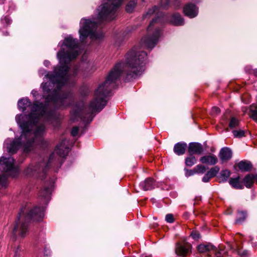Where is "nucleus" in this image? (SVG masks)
<instances>
[{"instance_id": "f257e3e1", "label": "nucleus", "mask_w": 257, "mask_h": 257, "mask_svg": "<svg viewBox=\"0 0 257 257\" xmlns=\"http://www.w3.org/2000/svg\"><path fill=\"white\" fill-rule=\"evenodd\" d=\"M20 110L24 111L30 107L31 112L28 115H17L16 120L23 130L20 138L12 141L8 139L5 145L8 152L13 154L21 146L24 151L29 153L34 149L36 144L42 141V137L45 132V127L41 121L43 120L50 121L51 123L57 121L58 116L54 109L49 107V104L36 101L32 104L28 98H23L18 101Z\"/></svg>"}, {"instance_id": "f03ea898", "label": "nucleus", "mask_w": 257, "mask_h": 257, "mask_svg": "<svg viewBox=\"0 0 257 257\" xmlns=\"http://www.w3.org/2000/svg\"><path fill=\"white\" fill-rule=\"evenodd\" d=\"M78 40L71 36L66 37L61 45L60 50L57 54L60 65L54 69L53 74H47L45 78L48 81L42 84L43 90L46 92L55 87L53 95H48L47 100H50L51 104L56 108L65 107L73 100L71 92H64L59 89L69 81L70 76L68 74V64L78 55Z\"/></svg>"}, {"instance_id": "7ed1b4c3", "label": "nucleus", "mask_w": 257, "mask_h": 257, "mask_svg": "<svg viewBox=\"0 0 257 257\" xmlns=\"http://www.w3.org/2000/svg\"><path fill=\"white\" fill-rule=\"evenodd\" d=\"M147 54L143 51L133 48L125 56V63L117 64L110 72L106 80L100 84L95 93V98L90 103V112H99L106 104L104 98L113 87L115 81L125 72L128 80L135 79L144 72V60Z\"/></svg>"}, {"instance_id": "20e7f679", "label": "nucleus", "mask_w": 257, "mask_h": 257, "mask_svg": "<svg viewBox=\"0 0 257 257\" xmlns=\"http://www.w3.org/2000/svg\"><path fill=\"white\" fill-rule=\"evenodd\" d=\"M123 1L103 0L101 5L96 9V20L81 19L78 31L80 40L83 42L88 37L92 40L102 38L103 34L96 31L97 24L104 20L113 19L117 9Z\"/></svg>"}, {"instance_id": "39448f33", "label": "nucleus", "mask_w": 257, "mask_h": 257, "mask_svg": "<svg viewBox=\"0 0 257 257\" xmlns=\"http://www.w3.org/2000/svg\"><path fill=\"white\" fill-rule=\"evenodd\" d=\"M68 141L66 139L63 140L62 142L57 147L54 152L50 156L49 161L40 162L36 165H31L26 170V173L27 175H36V176L43 178V175L46 173V170L49 167V163L54 159L55 155L60 157L64 158L68 153L69 147L68 146Z\"/></svg>"}, {"instance_id": "423d86ee", "label": "nucleus", "mask_w": 257, "mask_h": 257, "mask_svg": "<svg viewBox=\"0 0 257 257\" xmlns=\"http://www.w3.org/2000/svg\"><path fill=\"white\" fill-rule=\"evenodd\" d=\"M160 22V20L158 18V16L157 18L153 19L147 28V36L142 39V43L145 47L149 49H152L158 42L160 36V30L158 28H156L154 31L153 30L154 24Z\"/></svg>"}, {"instance_id": "0eeeda50", "label": "nucleus", "mask_w": 257, "mask_h": 257, "mask_svg": "<svg viewBox=\"0 0 257 257\" xmlns=\"http://www.w3.org/2000/svg\"><path fill=\"white\" fill-rule=\"evenodd\" d=\"M14 170V160L12 157L6 158L2 156L0 158V171L6 173L7 175H11Z\"/></svg>"}, {"instance_id": "6e6552de", "label": "nucleus", "mask_w": 257, "mask_h": 257, "mask_svg": "<svg viewBox=\"0 0 257 257\" xmlns=\"http://www.w3.org/2000/svg\"><path fill=\"white\" fill-rule=\"evenodd\" d=\"M84 103L83 102H80L76 103L73 107V110L71 112L70 119L72 122L78 120L79 118L83 121H85L84 117L82 115L83 113Z\"/></svg>"}, {"instance_id": "1a4fd4ad", "label": "nucleus", "mask_w": 257, "mask_h": 257, "mask_svg": "<svg viewBox=\"0 0 257 257\" xmlns=\"http://www.w3.org/2000/svg\"><path fill=\"white\" fill-rule=\"evenodd\" d=\"M45 207L44 206L36 207L31 210L26 217V219H33L36 221H40L44 216Z\"/></svg>"}, {"instance_id": "9d476101", "label": "nucleus", "mask_w": 257, "mask_h": 257, "mask_svg": "<svg viewBox=\"0 0 257 257\" xmlns=\"http://www.w3.org/2000/svg\"><path fill=\"white\" fill-rule=\"evenodd\" d=\"M24 212L23 209H21L20 213L19 214V216L17 220L16 221V225L13 229V234L16 235L17 232L19 231V235L23 237L25 236L28 229V224L26 222L23 223L21 225L20 228L19 226V220L20 219L21 214Z\"/></svg>"}, {"instance_id": "9b49d317", "label": "nucleus", "mask_w": 257, "mask_h": 257, "mask_svg": "<svg viewBox=\"0 0 257 257\" xmlns=\"http://www.w3.org/2000/svg\"><path fill=\"white\" fill-rule=\"evenodd\" d=\"M191 247V245L188 243L182 245L180 242H177L175 245V252L178 255L185 256L190 251Z\"/></svg>"}, {"instance_id": "f8f14e48", "label": "nucleus", "mask_w": 257, "mask_h": 257, "mask_svg": "<svg viewBox=\"0 0 257 257\" xmlns=\"http://www.w3.org/2000/svg\"><path fill=\"white\" fill-rule=\"evenodd\" d=\"M202 145L198 143H191L189 144L188 152L190 155H201L203 152Z\"/></svg>"}, {"instance_id": "ddd939ff", "label": "nucleus", "mask_w": 257, "mask_h": 257, "mask_svg": "<svg viewBox=\"0 0 257 257\" xmlns=\"http://www.w3.org/2000/svg\"><path fill=\"white\" fill-rule=\"evenodd\" d=\"M232 156V153L229 148H222L219 154V157L221 162V163H223L229 160Z\"/></svg>"}, {"instance_id": "4468645a", "label": "nucleus", "mask_w": 257, "mask_h": 257, "mask_svg": "<svg viewBox=\"0 0 257 257\" xmlns=\"http://www.w3.org/2000/svg\"><path fill=\"white\" fill-rule=\"evenodd\" d=\"M184 13L185 15L190 18L195 17L198 14V9L193 4H189L184 8Z\"/></svg>"}, {"instance_id": "2eb2a0df", "label": "nucleus", "mask_w": 257, "mask_h": 257, "mask_svg": "<svg viewBox=\"0 0 257 257\" xmlns=\"http://www.w3.org/2000/svg\"><path fill=\"white\" fill-rule=\"evenodd\" d=\"M200 161L203 164H206L210 165H213L217 163L218 160L217 157L214 155H206L200 158Z\"/></svg>"}, {"instance_id": "dca6fc26", "label": "nucleus", "mask_w": 257, "mask_h": 257, "mask_svg": "<svg viewBox=\"0 0 257 257\" xmlns=\"http://www.w3.org/2000/svg\"><path fill=\"white\" fill-rule=\"evenodd\" d=\"M197 249L200 253H204L215 250V246L210 243H202L197 246Z\"/></svg>"}, {"instance_id": "f3484780", "label": "nucleus", "mask_w": 257, "mask_h": 257, "mask_svg": "<svg viewBox=\"0 0 257 257\" xmlns=\"http://www.w3.org/2000/svg\"><path fill=\"white\" fill-rule=\"evenodd\" d=\"M187 147V145L186 143H178L174 146V152L179 156L185 154Z\"/></svg>"}, {"instance_id": "a211bd4d", "label": "nucleus", "mask_w": 257, "mask_h": 257, "mask_svg": "<svg viewBox=\"0 0 257 257\" xmlns=\"http://www.w3.org/2000/svg\"><path fill=\"white\" fill-rule=\"evenodd\" d=\"M154 181L152 178H148L140 183V187L145 191L152 189L154 187Z\"/></svg>"}, {"instance_id": "6ab92c4d", "label": "nucleus", "mask_w": 257, "mask_h": 257, "mask_svg": "<svg viewBox=\"0 0 257 257\" xmlns=\"http://www.w3.org/2000/svg\"><path fill=\"white\" fill-rule=\"evenodd\" d=\"M229 183L234 188L237 189H242L243 188V185L240 181L239 176L235 178H231L229 181Z\"/></svg>"}, {"instance_id": "aec40b11", "label": "nucleus", "mask_w": 257, "mask_h": 257, "mask_svg": "<svg viewBox=\"0 0 257 257\" xmlns=\"http://www.w3.org/2000/svg\"><path fill=\"white\" fill-rule=\"evenodd\" d=\"M51 190L49 188L46 187L41 190L39 193V197L43 199V203L47 204L50 199Z\"/></svg>"}, {"instance_id": "412c9836", "label": "nucleus", "mask_w": 257, "mask_h": 257, "mask_svg": "<svg viewBox=\"0 0 257 257\" xmlns=\"http://www.w3.org/2000/svg\"><path fill=\"white\" fill-rule=\"evenodd\" d=\"M170 21L173 25L176 26H180L184 24V20L179 14H175L172 15Z\"/></svg>"}, {"instance_id": "4be33fe9", "label": "nucleus", "mask_w": 257, "mask_h": 257, "mask_svg": "<svg viewBox=\"0 0 257 257\" xmlns=\"http://www.w3.org/2000/svg\"><path fill=\"white\" fill-rule=\"evenodd\" d=\"M254 175L248 174L243 179V183L246 188H251L254 183Z\"/></svg>"}, {"instance_id": "5701e85b", "label": "nucleus", "mask_w": 257, "mask_h": 257, "mask_svg": "<svg viewBox=\"0 0 257 257\" xmlns=\"http://www.w3.org/2000/svg\"><path fill=\"white\" fill-rule=\"evenodd\" d=\"M239 169L242 171H248L252 168L251 164L247 161H241L238 164Z\"/></svg>"}, {"instance_id": "b1692460", "label": "nucleus", "mask_w": 257, "mask_h": 257, "mask_svg": "<svg viewBox=\"0 0 257 257\" xmlns=\"http://www.w3.org/2000/svg\"><path fill=\"white\" fill-rule=\"evenodd\" d=\"M231 175V172L228 170H222L220 173L219 182H225Z\"/></svg>"}, {"instance_id": "393cba45", "label": "nucleus", "mask_w": 257, "mask_h": 257, "mask_svg": "<svg viewBox=\"0 0 257 257\" xmlns=\"http://www.w3.org/2000/svg\"><path fill=\"white\" fill-rule=\"evenodd\" d=\"M249 115L251 118L257 122V104H252L250 106Z\"/></svg>"}, {"instance_id": "a878e982", "label": "nucleus", "mask_w": 257, "mask_h": 257, "mask_svg": "<svg viewBox=\"0 0 257 257\" xmlns=\"http://www.w3.org/2000/svg\"><path fill=\"white\" fill-rule=\"evenodd\" d=\"M246 217V212L244 211H238L237 213V217L235 220V223L237 224L241 223L245 220Z\"/></svg>"}, {"instance_id": "bb28decb", "label": "nucleus", "mask_w": 257, "mask_h": 257, "mask_svg": "<svg viewBox=\"0 0 257 257\" xmlns=\"http://www.w3.org/2000/svg\"><path fill=\"white\" fill-rule=\"evenodd\" d=\"M137 5L136 0H132L130 1L125 7V10L128 13H132L134 10Z\"/></svg>"}, {"instance_id": "cd10ccee", "label": "nucleus", "mask_w": 257, "mask_h": 257, "mask_svg": "<svg viewBox=\"0 0 257 257\" xmlns=\"http://www.w3.org/2000/svg\"><path fill=\"white\" fill-rule=\"evenodd\" d=\"M219 171V168L217 166H215L214 167L211 168L210 170L208 171L206 173L211 178H212L216 175V174L218 173Z\"/></svg>"}, {"instance_id": "c85d7f7f", "label": "nucleus", "mask_w": 257, "mask_h": 257, "mask_svg": "<svg viewBox=\"0 0 257 257\" xmlns=\"http://www.w3.org/2000/svg\"><path fill=\"white\" fill-rule=\"evenodd\" d=\"M239 124V120L235 117H231L230 121L229 123V127L231 129H233L236 126H238Z\"/></svg>"}, {"instance_id": "c756f323", "label": "nucleus", "mask_w": 257, "mask_h": 257, "mask_svg": "<svg viewBox=\"0 0 257 257\" xmlns=\"http://www.w3.org/2000/svg\"><path fill=\"white\" fill-rule=\"evenodd\" d=\"M196 162V159L194 156L187 157L185 160L186 165L191 167Z\"/></svg>"}, {"instance_id": "7c9ffc66", "label": "nucleus", "mask_w": 257, "mask_h": 257, "mask_svg": "<svg viewBox=\"0 0 257 257\" xmlns=\"http://www.w3.org/2000/svg\"><path fill=\"white\" fill-rule=\"evenodd\" d=\"M233 136L235 138H240L244 136L245 132L242 130H234L232 132Z\"/></svg>"}, {"instance_id": "2f4dec72", "label": "nucleus", "mask_w": 257, "mask_h": 257, "mask_svg": "<svg viewBox=\"0 0 257 257\" xmlns=\"http://www.w3.org/2000/svg\"><path fill=\"white\" fill-rule=\"evenodd\" d=\"M158 10V8L156 6L154 7L152 9H149L148 11L144 15L143 18L144 19L149 18L153 14Z\"/></svg>"}, {"instance_id": "473e14b6", "label": "nucleus", "mask_w": 257, "mask_h": 257, "mask_svg": "<svg viewBox=\"0 0 257 257\" xmlns=\"http://www.w3.org/2000/svg\"><path fill=\"white\" fill-rule=\"evenodd\" d=\"M196 173L198 174H203L206 171V168L202 165H198L195 167Z\"/></svg>"}, {"instance_id": "72a5a7b5", "label": "nucleus", "mask_w": 257, "mask_h": 257, "mask_svg": "<svg viewBox=\"0 0 257 257\" xmlns=\"http://www.w3.org/2000/svg\"><path fill=\"white\" fill-rule=\"evenodd\" d=\"M190 235L194 240H198L201 238V235L200 233L196 230L192 231Z\"/></svg>"}, {"instance_id": "f704fd0d", "label": "nucleus", "mask_w": 257, "mask_h": 257, "mask_svg": "<svg viewBox=\"0 0 257 257\" xmlns=\"http://www.w3.org/2000/svg\"><path fill=\"white\" fill-rule=\"evenodd\" d=\"M214 250L215 251V255L216 257H223L224 254L226 253V251L223 249L220 248L218 251Z\"/></svg>"}, {"instance_id": "c9c22d12", "label": "nucleus", "mask_w": 257, "mask_h": 257, "mask_svg": "<svg viewBox=\"0 0 257 257\" xmlns=\"http://www.w3.org/2000/svg\"><path fill=\"white\" fill-rule=\"evenodd\" d=\"M165 219L169 223H172L174 221V217L172 214H168L166 216Z\"/></svg>"}, {"instance_id": "e433bc0d", "label": "nucleus", "mask_w": 257, "mask_h": 257, "mask_svg": "<svg viewBox=\"0 0 257 257\" xmlns=\"http://www.w3.org/2000/svg\"><path fill=\"white\" fill-rule=\"evenodd\" d=\"M211 113L212 115L217 114L220 113V109L216 106L213 107Z\"/></svg>"}, {"instance_id": "4c0bfd02", "label": "nucleus", "mask_w": 257, "mask_h": 257, "mask_svg": "<svg viewBox=\"0 0 257 257\" xmlns=\"http://www.w3.org/2000/svg\"><path fill=\"white\" fill-rule=\"evenodd\" d=\"M195 168L193 170H188L186 173V176H191L196 174Z\"/></svg>"}, {"instance_id": "58836bf2", "label": "nucleus", "mask_w": 257, "mask_h": 257, "mask_svg": "<svg viewBox=\"0 0 257 257\" xmlns=\"http://www.w3.org/2000/svg\"><path fill=\"white\" fill-rule=\"evenodd\" d=\"M79 128L78 127H74L71 131V135L73 136H76L78 133Z\"/></svg>"}, {"instance_id": "ea45409f", "label": "nucleus", "mask_w": 257, "mask_h": 257, "mask_svg": "<svg viewBox=\"0 0 257 257\" xmlns=\"http://www.w3.org/2000/svg\"><path fill=\"white\" fill-rule=\"evenodd\" d=\"M211 178L207 173L202 178V181L205 183L208 182Z\"/></svg>"}, {"instance_id": "a19ab883", "label": "nucleus", "mask_w": 257, "mask_h": 257, "mask_svg": "<svg viewBox=\"0 0 257 257\" xmlns=\"http://www.w3.org/2000/svg\"><path fill=\"white\" fill-rule=\"evenodd\" d=\"M14 251H15V257H19L20 249V248L19 246H18L15 249Z\"/></svg>"}, {"instance_id": "79ce46f5", "label": "nucleus", "mask_w": 257, "mask_h": 257, "mask_svg": "<svg viewBox=\"0 0 257 257\" xmlns=\"http://www.w3.org/2000/svg\"><path fill=\"white\" fill-rule=\"evenodd\" d=\"M6 179V176L5 175H0V183L5 181Z\"/></svg>"}, {"instance_id": "37998d69", "label": "nucleus", "mask_w": 257, "mask_h": 257, "mask_svg": "<svg viewBox=\"0 0 257 257\" xmlns=\"http://www.w3.org/2000/svg\"><path fill=\"white\" fill-rule=\"evenodd\" d=\"M251 73H252L255 76H257V69L252 70Z\"/></svg>"}, {"instance_id": "c03bdc74", "label": "nucleus", "mask_w": 257, "mask_h": 257, "mask_svg": "<svg viewBox=\"0 0 257 257\" xmlns=\"http://www.w3.org/2000/svg\"><path fill=\"white\" fill-rule=\"evenodd\" d=\"M247 252L246 251H244L242 253H241L240 251L238 252V253L242 256L246 255L247 254Z\"/></svg>"}, {"instance_id": "a18cd8bd", "label": "nucleus", "mask_w": 257, "mask_h": 257, "mask_svg": "<svg viewBox=\"0 0 257 257\" xmlns=\"http://www.w3.org/2000/svg\"><path fill=\"white\" fill-rule=\"evenodd\" d=\"M31 93L34 96H36L37 95V91L36 90H32Z\"/></svg>"}, {"instance_id": "49530a36", "label": "nucleus", "mask_w": 257, "mask_h": 257, "mask_svg": "<svg viewBox=\"0 0 257 257\" xmlns=\"http://www.w3.org/2000/svg\"><path fill=\"white\" fill-rule=\"evenodd\" d=\"M44 63H45V65L47 66V64H49V62H48V61H45Z\"/></svg>"}, {"instance_id": "de8ad7c7", "label": "nucleus", "mask_w": 257, "mask_h": 257, "mask_svg": "<svg viewBox=\"0 0 257 257\" xmlns=\"http://www.w3.org/2000/svg\"><path fill=\"white\" fill-rule=\"evenodd\" d=\"M254 180L257 182V174L255 175H254Z\"/></svg>"}, {"instance_id": "09e8293b", "label": "nucleus", "mask_w": 257, "mask_h": 257, "mask_svg": "<svg viewBox=\"0 0 257 257\" xmlns=\"http://www.w3.org/2000/svg\"><path fill=\"white\" fill-rule=\"evenodd\" d=\"M162 7H164V8L166 7L165 6H162Z\"/></svg>"}]
</instances>
